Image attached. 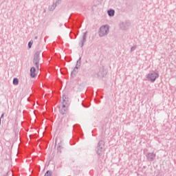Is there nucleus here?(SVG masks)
<instances>
[{
    "instance_id": "12",
    "label": "nucleus",
    "mask_w": 176,
    "mask_h": 176,
    "mask_svg": "<svg viewBox=\"0 0 176 176\" xmlns=\"http://www.w3.org/2000/svg\"><path fill=\"white\" fill-rule=\"evenodd\" d=\"M78 72V67H75L74 71L72 72V75H75Z\"/></svg>"
},
{
    "instance_id": "6",
    "label": "nucleus",
    "mask_w": 176,
    "mask_h": 176,
    "mask_svg": "<svg viewBox=\"0 0 176 176\" xmlns=\"http://www.w3.org/2000/svg\"><path fill=\"white\" fill-rule=\"evenodd\" d=\"M30 76L31 78H35L36 76V69L34 67L30 69Z\"/></svg>"
},
{
    "instance_id": "13",
    "label": "nucleus",
    "mask_w": 176,
    "mask_h": 176,
    "mask_svg": "<svg viewBox=\"0 0 176 176\" xmlns=\"http://www.w3.org/2000/svg\"><path fill=\"white\" fill-rule=\"evenodd\" d=\"M28 46H29V48L31 49V47L32 46V41H30L28 43Z\"/></svg>"
},
{
    "instance_id": "2",
    "label": "nucleus",
    "mask_w": 176,
    "mask_h": 176,
    "mask_svg": "<svg viewBox=\"0 0 176 176\" xmlns=\"http://www.w3.org/2000/svg\"><path fill=\"white\" fill-rule=\"evenodd\" d=\"M104 146H105V142L102 140L100 141L96 147V151L101 152V151H102V148H104Z\"/></svg>"
},
{
    "instance_id": "7",
    "label": "nucleus",
    "mask_w": 176,
    "mask_h": 176,
    "mask_svg": "<svg viewBox=\"0 0 176 176\" xmlns=\"http://www.w3.org/2000/svg\"><path fill=\"white\" fill-rule=\"evenodd\" d=\"M146 159L148 160V162H153L155 160V157H156L155 155H146Z\"/></svg>"
},
{
    "instance_id": "14",
    "label": "nucleus",
    "mask_w": 176,
    "mask_h": 176,
    "mask_svg": "<svg viewBox=\"0 0 176 176\" xmlns=\"http://www.w3.org/2000/svg\"><path fill=\"white\" fill-rule=\"evenodd\" d=\"M13 153H15L16 155H19V151H18V149L16 148V152Z\"/></svg>"
},
{
    "instance_id": "3",
    "label": "nucleus",
    "mask_w": 176,
    "mask_h": 176,
    "mask_svg": "<svg viewBox=\"0 0 176 176\" xmlns=\"http://www.w3.org/2000/svg\"><path fill=\"white\" fill-rule=\"evenodd\" d=\"M157 78H159V74H157V73L154 72L148 75V79H150V80H151L152 82H155Z\"/></svg>"
},
{
    "instance_id": "15",
    "label": "nucleus",
    "mask_w": 176,
    "mask_h": 176,
    "mask_svg": "<svg viewBox=\"0 0 176 176\" xmlns=\"http://www.w3.org/2000/svg\"><path fill=\"white\" fill-rule=\"evenodd\" d=\"M9 151H10V149H12V145L10 146V148H8Z\"/></svg>"
},
{
    "instance_id": "16",
    "label": "nucleus",
    "mask_w": 176,
    "mask_h": 176,
    "mask_svg": "<svg viewBox=\"0 0 176 176\" xmlns=\"http://www.w3.org/2000/svg\"><path fill=\"white\" fill-rule=\"evenodd\" d=\"M35 39H38V37H37V36H36V37H35Z\"/></svg>"
},
{
    "instance_id": "9",
    "label": "nucleus",
    "mask_w": 176,
    "mask_h": 176,
    "mask_svg": "<svg viewBox=\"0 0 176 176\" xmlns=\"http://www.w3.org/2000/svg\"><path fill=\"white\" fill-rule=\"evenodd\" d=\"M108 14H109V16H114V14H115V10H109V11H108Z\"/></svg>"
},
{
    "instance_id": "17",
    "label": "nucleus",
    "mask_w": 176,
    "mask_h": 176,
    "mask_svg": "<svg viewBox=\"0 0 176 176\" xmlns=\"http://www.w3.org/2000/svg\"><path fill=\"white\" fill-rule=\"evenodd\" d=\"M1 118H3V114L1 115Z\"/></svg>"
},
{
    "instance_id": "5",
    "label": "nucleus",
    "mask_w": 176,
    "mask_h": 176,
    "mask_svg": "<svg viewBox=\"0 0 176 176\" xmlns=\"http://www.w3.org/2000/svg\"><path fill=\"white\" fill-rule=\"evenodd\" d=\"M59 111L62 115L65 114L67 112V106H65V104H61L59 107Z\"/></svg>"
},
{
    "instance_id": "8",
    "label": "nucleus",
    "mask_w": 176,
    "mask_h": 176,
    "mask_svg": "<svg viewBox=\"0 0 176 176\" xmlns=\"http://www.w3.org/2000/svg\"><path fill=\"white\" fill-rule=\"evenodd\" d=\"M56 149H57L58 152H61V151H63V142H60L57 144Z\"/></svg>"
},
{
    "instance_id": "11",
    "label": "nucleus",
    "mask_w": 176,
    "mask_h": 176,
    "mask_svg": "<svg viewBox=\"0 0 176 176\" xmlns=\"http://www.w3.org/2000/svg\"><path fill=\"white\" fill-rule=\"evenodd\" d=\"M13 85H19V79L14 78V80H13Z\"/></svg>"
},
{
    "instance_id": "10",
    "label": "nucleus",
    "mask_w": 176,
    "mask_h": 176,
    "mask_svg": "<svg viewBox=\"0 0 176 176\" xmlns=\"http://www.w3.org/2000/svg\"><path fill=\"white\" fill-rule=\"evenodd\" d=\"M53 172L52 170H47L44 176H52Z\"/></svg>"
},
{
    "instance_id": "4",
    "label": "nucleus",
    "mask_w": 176,
    "mask_h": 176,
    "mask_svg": "<svg viewBox=\"0 0 176 176\" xmlns=\"http://www.w3.org/2000/svg\"><path fill=\"white\" fill-rule=\"evenodd\" d=\"M38 61H39V54L36 53L34 54V63L36 65V68H37V69H39V65L38 64Z\"/></svg>"
},
{
    "instance_id": "1",
    "label": "nucleus",
    "mask_w": 176,
    "mask_h": 176,
    "mask_svg": "<svg viewBox=\"0 0 176 176\" xmlns=\"http://www.w3.org/2000/svg\"><path fill=\"white\" fill-rule=\"evenodd\" d=\"M109 31V27L108 25H105L102 27H100V30H99V36H105L108 34Z\"/></svg>"
}]
</instances>
